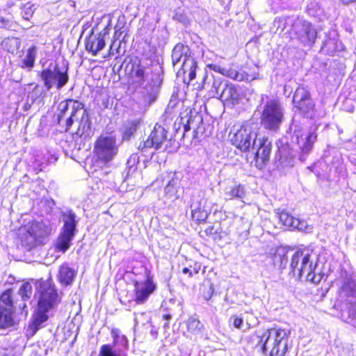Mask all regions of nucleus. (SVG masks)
Returning <instances> with one entry per match:
<instances>
[{
	"label": "nucleus",
	"mask_w": 356,
	"mask_h": 356,
	"mask_svg": "<svg viewBox=\"0 0 356 356\" xmlns=\"http://www.w3.org/2000/svg\"><path fill=\"white\" fill-rule=\"evenodd\" d=\"M341 318L356 329V302L341 306Z\"/></svg>",
	"instance_id": "nucleus-28"
},
{
	"label": "nucleus",
	"mask_w": 356,
	"mask_h": 356,
	"mask_svg": "<svg viewBox=\"0 0 356 356\" xmlns=\"http://www.w3.org/2000/svg\"><path fill=\"white\" fill-rule=\"evenodd\" d=\"M18 307H19V308L22 309V312H25V313L27 312V311L26 310V305L24 302H23L22 303H19L18 305ZM15 307H17V305H15Z\"/></svg>",
	"instance_id": "nucleus-55"
},
{
	"label": "nucleus",
	"mask_w": 356,
	"mask_h": 356,
	"mask_svg": "<svg viewBox=\"0 0 356 356\" xmlns=\"http://www.w3.org/2000/svg\"><path fill=\"white\" fill-rule=\"evenodd\" d=\"M138 160H139V156L137 154H132L129 159L128 160L127 163L129 164H131V163H135L136 162H138Z\"/></svg>",
	"instance_id": "nucleus-53"
},
{
	"label": "nucleus",
	"mask_w": 356,
	"mask_h": 356,
	"mask_svg": "<svg viewBox=\"0 0 356 356\" xmlns=\"http://www.w3.org/2000/svg\"><path fill=\"white\" fill-rule=\"evenodd\" d=\"M75 234L65 232H61L57 242V248L65 252L69 249L72 240Z\"/></svg>",
	"instance_id": "nucleus-35"
},
{
	"label": "nucleus",
	"mask_w": 356,
	"mask_h": 356,
	"mask_svg": "<svg viewBox=\"0 0 356 356\" xmlns=\"http://www.w3.org/2000/svg\"><path fill=\"white\" fill-rule=\"evenodd\" d=\"M230 322H232L234 326L236 328H240L243 323L242 318H239L236 316H233L230 318Z\"/></svg>",
	"instance_id": "nucleus-50"
},
{
	"label": "nucleus",
	"mask_w": 356,
	"mask_h": 356,
	"mask_svg": "<svg viewBox=\"0 0 356 356\" xmlns=\"http://www.w3.org/2000/svg\"><path fill=\"white\" fill-rule=\"evenodd\" d=\"M37 54V47L35 46L31 47L28 51L25 58L22 60V67L31 68L33 67Z\"/></svg>",
	"instance_id": "nucleus-39"
},
{
	"label": "nucleus",
	"mask_w": 356,
	"mask_h": 356,
	"mask_svg": "<svg viewBox=\"0 0 356 356\" xmlns=\"http://www.w3.org/2000/svg\"><path fill=\"white\" fill-rule=\"evenodd\" d=\"M317 128L316 125L311 127L308 134L303 138V129L301 123L296 119V116L293 118L290 131L293 133V140H295L299 145L300 149V160L302 161L306 159V156L311 152L313 145L317 140V134L316 133Z\"/></svg>",
	"instance_id": "nucleus-5"
},
{
	"label": "nucleus",
	"mask_w": 356,
	"mask_h": 356,
	"mask_svg": "<svg viewBox=\"0 0 356 356\" xmlns=\"http://www.w3.org/2000/svg\"><path fill=\"white\" fill-rule=\"evenodd\" d=\"M245 129H241L234 133L230 138V140L234 146L236 147L241 152L245 150V139H244Z\"/></svg>",
	"instance_id": "nucleus-38"
},
{
	"label": "nucleus",
	"mask_w": 356,
	"mask_h": 356,
	"mask_svg": "<svg viewBox=\"0 0 356 356\" xmlns=\"http://www.w3.org/2000/svg\"><path fill=\"white\" fill-rule=\"evenodd\" d=\"M256 133H250L246 137V152L250 154V147L251 145V140H252V149H256L255 153L252 152L254 155L253 160L251 161V165H254L258 169H262L268 162L272 148V143L267 138H257Z\"/></svg>",
	"instance_id": "nucleus-4"
},
{
	"label": "nucleus",
	"mask_w": 356,
	"mask_h": 356,
	"mask_svg": "<svg viewBox=\"0 0 356 356\" xmlns=\"http://www.w3.org/2000/svg\"><path fill=\"white\" fill-rule=\"evenodd\" d=\"M266 330H257L253 334L249 336L247 341L248 346L252 349H257L258 352L261 353V346L266 335Z\"/></svg>",
	"instance_id": "nucleus-31"
},
{
	"label": "nucleus",
	"mask_w": 356,
	"mask_h": 356,
	"mask_svg": "<svg viewBox=\"0 0 356 356\" xmlns=\"http://www.w3.org/2000/svg\"><path fill=\"white\" fill-rule=\"evenodd\" d=\"M145 274L147 278L144 282L136 281L134 283L135 300L138 304L144 303L156 289V285L147 269Z\"/></svg>",
	"instance_id": "nucleus-13"
},
{
	"label": "nucleus",
	"mask_w": 356,
	"mask_h": 356,
	"mask_svg": "<svg viewBox=\"0 0 356 356\" xmlns=\"http://www.w3.org/2000/svg\"><path fill=\"white\" fill-rule=\"evenodd\" d=\"M207 200L203 198L200 193L197 195H193L191 198V215L194 220L205 222L208 218L209 213L205 209Z\"/></svg>",
	"instance_id": "nucleus-15"
},
{
	"label": "nucleus",
	"mask_w": 356,
	"mask_h": 356,
	"mask_svg": "<svg viewBox=\"0 0 356 356\" xmlns=\"http://www.w3.org/2000/svg\"><path fill=\"white\" fill-rule=\"evenodd\" d=\"M79 113H84V105L81 102L73 99L63 101L58 106V123L65 127L67 131L72 125L74 118L79 119Z\"/></svg>",
	"instance_id": "nucleus-6"
},
{
	"label": "nucleus",
	"mask_w": 356,
	"mask_h": 356,
	"mask_svg": "<svg viewBox=\"0 0 356 356\" xmlns=\"http://www.w3.org/2000/svg\"><path fill=\"white\" fill-rule=\"evenodd\" d=\"M33 5H31L29 3H26L24 7V14L23 17L26 19H29L31 17L33 13L34 8H33Z\"/></svg>",
	"instance_id": "nucleus-48"
},
{
	"label": "nucleus",
	"mask_w": 356,
	"mask_h": 356,
	"mask_svg": "<svg viewBox=\"0 0 356 356\" xmlns=\"http://www.w3.org/2000/svg\"><path fill=\"white\" fill-rule=\"evenodd\" d=\"M258 323L257 318H254L252 314L249 316H246V324H248L250 327L254 326Z\"/></svg>",
	"instance_id": "nucleus-51"
},
{
	"label": "nucleus",
	"mask_w": 356,
	"mask_h": 356,
	"mask_svg": "<svg viewBox=\"0 0 356 356\" xmlns=\"http://www.w3.org/2000/svg\"><path fill=\"white\" fill-rule=\"evenodd\" d=\"M189 130H190V126H189V124H185V125H184V131H189Z\"/></svg>",
	"instance_id": "nucleus-60"
},
{
	"label": "nucleus",
	"mask_w": 356,
	"mask_h": 356,
	"mask_svg": "<svg viewBox=\"0 0 356 356\" xmlns=\"http://www.w3.org/2000/svg\"><path fill=\"white\" fill-rule=\"evenodd\" d=\"M49 311L47 309H40L38 307L36 312L33 316L32 322L29 327V330L32 331L31 335H33L40 328L42 324L47 321L49 318L47 312Z\"/></svg>",
	"instance_id": "nucleus-27"
},
{
	"label": "nucleus",
	"mask_w": 356,
	"mask_h": 356,
	"mask_svg": "<svg viewBox=\"0 0 356 356\" xmlns=\"http://www.w3.org/2000/svg\"><path fill=\"white\" fill-rule=\"evenodd\" d=\"M245 194L243 186L238 185L237 187L233 188L229 191V196L231 197H237L242 199Z\"/></svg>",
	"instance_id": "nucleus-47"
},
{
	"label": "nucleus",
	"mask_w": 356,
	"mask_h": 356,
	"mask_svg": "<svg viewBox=\"0 0 356 356\" xmlns=\"http://www.w3.org/2000/svg\"><path fill=\"white\" fill-rule=\"evenodd\" d=\"M197 62L191 56L190 57H185L184 61L181 63L180 67L177 69V74L178 76H183L184 81L186 82L185 74L188 73V83L193 80L196 76Z\"/></svg>",
	"instance_id": "nucleus-19"
},
{
	"label": "nucleus",
	"mask_w": 356,
	"mask_h": 356,
	"mask_svg": "<svg viewBox=\"0 0 356 356\" xmlns=\"http://www.w3.org/2000/svg\"><path fill=\"white\" fill-rule=\"evenodd\" d=\"M197 118L198 120L200 121V122H202L203 120H202V116L200 115H198L197 116Z\"/></svg>",
	"instance_id": "nucleus-61"
},
{
	"label": "nucleus",
	"mask_w": 356,
	"mask_h": 356,
	"mask_svg": "<svg viewBox=\"0 0 356 356\" xmlns=\"http://www.w3.org/2000/svg\"><path fill=\"white\" fill-rule=\"evenodd\" d=\"M200 268V264L195 263L193 266H190L189 267H184L182 269V273L185 275L188 274V277H191L192 276H193V275L197 274Z\"/></svg>",
	"instance_id": "nucleus-45"
},
{
	"label": "nucleus",
	"mask_w": 356,
	"mask_h": 356,
	"mask_svg": "<svg viewBox=\"0 0 356 356\" xmlns=\"http://www.w3.org/2000/svg\"><path fill=\"white\" fill-rule=\"evenodd\" d=\"M339 1L343 5H349L350 3H356V0H339Z\"/></svg>",
	"instance_id": "nucleus-56"
},
{
	"label": "nucleus",
	"mask_w": 356,
	"mask_h": 356,
	"mask_svg": "<svg viewBox=\"0 0 356 356\" xmlns=\"http://www.w3.org/2000/svg\"><path fill=\"white\" fill-rule=\"evenodd\" d=\"M312 4L313 3L312 2L309 5H308V10H312Z\"/></svg>",
	"instance_id": "nucleus-62"
},
{
	"label": "nucleus",
	"mask_w": 356,
	"mask_h": 356,
	"mask_svg": "<svg viewBox=\"0 0 356 356\" xmlns=\"http://www.w3.org/2000/svg\"><path fill=\"white\" fill-rule=\"evenodd\" d=\"M274 262L276 264H279L280 268H286V264H287V258L285 255V254H282L279 252H277L274 255Z\"/></svg>",
	"instance_id": "nucleus-46"
},
{
	"label": "nucleus",
	"mask_w": 356,
	"mask_h": 356,
	"mask_svg": "<svg viewBox=\"0 0 356 356\" xmlns=\"http://www.w3.org/2000/svg\"><path fill=\"white\" fill-rule=\"evenodd\" d=\"M18 293L23 302L29 300L32 294V286L31 284L26 282L22 284Z\"/></svg>",
	"instance_id": "nucleus-43"
},
{
	"label": "nucleus",
	"mask_w": 356,
	"mask_h": 356,
	"mask_svg": "<svg viewBox=\"0 0 356 356\" xmlns=\"http://www.w3.org/2000/svg\"><path fill=\"white\" fill-rule=\"evenodd\" d=\"M29 99H28V98H27L26 102H25V103H24V106H23V109H24V111H29V110L31 108V105H32V104H33V103H31V102H29Z\"/></svg>",
	"instance_id": "nucleus-54"
},
{
	"label": "nucleus",
	"mask_w": 356,
	"mask_h": 356,
	"mask_svg": "<svg viewBox=\"0 0 356 356\" xmlns=\"http://www.w3.org/2000/svg\"><path fill=\"white\" fill-rule=\"evenodd\" d=\"M104 31H106V29ZM106 33L107 32L104 31V33L91 34L86 40L85 44L86 50L91 52L93 56H96L105 46L104 37Z\"/></svg>",
	"instance_id": "nucleus-18"
},
{
	"label": "nucleus",
	"mask_w": 356,
	"mask_h": 356,
	"mask_svg": "<svg viewBox=\"0 0 356 356\" xmlns=\"http://www.w3.org/2000/svg\"><path fill=\"white\" fill-rule=\"evenodd\" d=\"M283 115L280 105L275 102H270L264 107L261 122L266 129L276 130L282 121Z\"/></svg>",
	"instance_id": "nucleus-11"
},
{
	"label": "nucleus",
	"mask_w": 356,
	"mask_h": 356,
	"mask_svg": "<svg viewBox=\"0 0 356 356\" xmlns=\"http://www.w3.org/2000/svg\"><path fill=\"white\" fill-rule=\"evenodd\" d=\"M37 291L39 294L38 307L40 309L51 310L60 302L57 291L50 280L38 282Z\"/></svg>",
	"instance_id": "nucleus-7"
},
{
	"label": "nucleus",
	"mask_w": 356,
	"mask_h": 356,
	"mask_svg": "<svg viewBox=\"0 0 356 356\" xmlns=\"http://www.w3.org/2000/svg\"><path fill=\"white\" fill-rule=\"evenodd\" d=\"M111 335L113 338V344L102 345L100 347L98 356H128L122 350H115L113 349L114 346L117 343L118 339L120 337V330L117 328L112 329Z\"/></svg>",
	"instance_id": "nucleus-22"
},
{
	"label": "nucleus",
	"mask_w": 356,
	"mask_h": 356,
	"mask_svg": "<svg viewBox=\"0 0 356 356\" xmlns=\"http://www.w3.org/2000/svg\"><path fill=\"white\" fill-rule=\"evenodd\" d=\"M167 138V131L161 125L156 124L147 139L140 143L138 149L143 152L154 147L159 149Z\"/></svg>",
	"instance_id": "nucleus-12"
},
{
	"label": "nucleus",
	"mask_w": 356,
	"mask_h": 356,
	"mask_svg": "<svg viewBox=\"0 0 356 356\" xmlns=\"http://www.w3.org/2000/svg\"><path fill=\"white\" fill-rule=\"evenodd\" d=\"M132 84L141 90V92L147 97L149 103L154 102L159 92L162 80L152 69L140 63H133L130 71Z\"/></svg>",
	"instance_id": "nucleus-1"
},
{
	"label": "nucleus",
	"mask_w": 356,
	"mask_h": 356,
	"mask_svg": "<svg viewBox=\"0 0 356 356\" xmlns=\"http://www.w3.org/2000/svg\"><path fill=\"white\" fill-rule=\"evenodd\" d=\"M227 84L220 76L215 77L213 76L209 77L206 76L203 81V88H209L211 86L210 91L213 97H220L222 90L224 86Z\"/></svg>",
	"instance_id": "nucleus-23"
},
{
	"label": "nucleus",
	"mask_w": 356,
	"mask_h": 356,
	"mask_svg": "<svg viewBox=\"0 0 356 356\" xmlns=\"http://www.w3.org/2000/svg\"><path fill=\"white\" fill-rule=\"evenodd\" d=\"M80 121L79 125L76 132V136H79L83 140L90 138L94 134L91 128V121L90 120L88 111L84 109L83 113H79Z\"/></svg>",
	"instance_id": "nucleus-17"
},
{
	"label": "nucleus",
	"mask_w": 356,
	"mask_h": 356,
	"mask_svg": "<svg viewBox=\"0 0 356 356\" xmlns=\"http://www.w3.org/2000/svg\"><path fill=\"white\" fill-rule=\"evenodd\" d=\"M191 52L189 48L183 44H177L172 51V63L175 70L179 63H182L185 57H190Z\"/></svg>",
	"instance_id": "nucleus-26"
},
{
	"label": "nucleus",
	"mask_w": 356,
	"mask_h": 356,
	"mask_svg": "<svg viewBox=\"0 0 356 356\" xmlns=\"http://www.w3.org/2000/svg\"><path fill=\"white\" fill-rule=\"evenodd\" d=\"M4 356H15V354L13 353V350H9L7 353L5 354Z\"/></svg>",
	"instance_id": "nucleus-58"
},
{
	"label": "nucleus",
	"mask_w": 356,
	"mask_h": 356,
	"mask_svg": "<svg viewBox=\"0 0 356 356\" xmlns=\"http://www.w3.org/2000/svg\"><path fill=\"white\" fill-rule=\"evenodd\" d=\"M50 233V229L42 221H32L20 230L19 237L22 245L28 250L44 243Z\"/></svg>",
	"instance_id": "nucleus-3"
},
{
	"label": "nucleus",
	"mask_w": 356,
	"mask_h": 356,
	"mask_svg": "<svg viewBox=\"0 0 356 356\" xmlns=\"http://www.w3.org/2000/svg\"><path fill=\"white\" fill-rule=\"evenodd\" d=\"M13 309L10 307L3 308L0 305V327L3 328L13 325Z\"/></svg>",
	"instance_id": "nucleus-34"
},
{
	"label": "nucleus",
	"mask_w": 356,
	"mask_h": 356,
	"mask_svg": "<svg viewBox=\"0 0 356 356\" xmlns=\"http://www.w3.org/2000/svg\"><path fill=\"white\" fill-rule=\"evenodd\" d=\"M240 94L237 88L232 84H225L221 92L220 99L222 101L232 100L233 104L237 103Z\"/></svg>",
	"instance_id": "nucleus-32"
},
{
	"label": "nucleus",
	"mask_w": 356,
	"mask_h": 356,
	"mask_svg": "<svg viewBox=\"0 0 356 356\" xmlns=\"http://www.w3.org/2000/svg\"><path fill=\"white\" fill-rule=\"evenodd\" d=\"M112 50H113V49H112V46H111V47H110V54H113V52H112Z\"/></svg>",
	"instance_id": "nucleus-63"
},
{
	"label": "nucleus",
	"mask_w": 356,
	"mask_h": 356,
	"mask_svg": "<svg viewBox=\"0 0 356 356\" xmlns=\"http://www.w3.org/2000/svg\"><path fill=\"white\" fill-rule=\"evenodd\" d=\"M45 94V90L40 88L38 85H36L33 91L28 95V99H30L31 103L35 102L38 99L42 97Z\"/></svg>",
	"instance_id": "nucleus-44"
},
{
	"label": "nucleus",
	"mask_w": 356,
	"mask_h": 356,
	"mask_svg": "<svg viewBox=\"0 0 356 356\" xmlns=\"http://www.w3.org/2000/svg\"><path fill=\"white\" fill-rule=\"evenodd\" d=\"M76 275L74 270L67 265H63L59 270L58 279L60 283L63 285H70Z\"/></svg>",
	"instance_id": "nucleus-33"
},
{
	"label": "nucleus",
	"mask_w": 356,
	"mask_h": 356,
	"mask_svg": "<svg viewBox=\"0 0 356 356\" xmlns=\"http://www.w3.org/2000/svg\"><path fill=\"white\" fill-rule=\"evenodd\" d=\"M232 79L242 81L243 79V75L242 74H239L236 71H232L230 72V74H229Z\"/></svg>",
	"instance_id": "nucleus-52"
},
{
	"label": "nucleus",
	"mask_w": 356,
	"mask_h": 356,
	"mask_svg": "<svg viewBox=\"0 0 356 356\" xmlns=\"http://www.w3.org/2000/svg\"><path fill=\"white\" fill-rule=\"evenodd\" d=\"M40 78L44 82L46 90H49L54 85L58 90L61 89L68 81L67 70L62 72L56 65L52 69L48 67L43 70L40 74Z\"/></svg>",
	"instance_id": "nucleus-10"
},
{
	"label": "nucleus",
	"mask_w": 356,
	"mask_h": 356,
	"mask_svg": "<svg viewBox=\"0 0 356 356\" xmlns=\"http://www.w3.org/2000/svg\"><path fill=\"white\" fill-rule=\"evenodd\" d=\"M279 331L280 329L276 328L266 330L264 342L261 348V353L266 355L268 353L270 356L275 354V343L276 340H277Z\"/></svg>",
	"instance_id": "nucleus-21"
},
{
	"label": "nucleus",
	"mask_w": 356,
	"mask_h": 356,
	"mask_svg": "<svg viewBox=\"0 0 356 356\" xmlns=\"http://www.w3.org/2000/svg\"><path fill=\"white\" fill-rule=\"evenodd\" d=\"M291 34L302 45L311 46L315 42L317 31L312 23L298 19L293 24Z\"/></svg>",
	"instance_id": "nucleus-9"
},
{
	"label": "nucleus",
	"mask_w": 356,
	"mask_h": 356,
	"mask_svg": "<svg viewBox=\"0 0 356 356\" xmlns=\"http://www.w3.org/2000/svg\"><path fill=\"white\" fill-rule=\"evenodd\" d=\"M171 318H172V316H171V315H170V314H165V315H163V318H164L165 320H166V321H168V320L171 319Z\"/></svg>",
	"instance_id": "nucleus-59"
},
{
	"label": "nucleus",
	"mask_w": 356,
	"mask_h": 356,
	"mask_svg": "<svg viewBox=\"0 0 356 356\" xmlns=\"http://www.w3.org/2000/svg\"><path fill=\"white\" fill-rule=\"evenodd\" d=\"M290 273L296 277H305L307 281L318 283L320 275H316V263H314L312 254L309 250H298L293 253L290 261Z\"/></svg>",
	"instance_id": "nucleus-2"
},
{
	"label": "nucleus",
	"mask_w": 356,
	"mask_h": 356,
	"mask_svg": "<svg viewBox=\"0 0 356 356\" xmlns=\"http://www.w3.org/2000/svg\"><path fill=\"white\" fill-rule=\"evenodd\" d=\"M290 335V331L280 329L277 335V340L275 343V354L272 356H284L288 350V340Z\"/></svg>",
	"instance_id": "nucleus-24"
},
{
	"label": "nucleus",
	"mask_w": 356,
	"mask_h": 356,
	"mask_svg": "<svg viewBox=\"0 0 356 356\" xmlns=\"http://www.w3.org/2000/svg\"><path fill=\"white\" fill-rule=\"evenodd\" d=\"M213 70L216 72H220L221 74H224L223 71H224V69H222L220 66L218 65H213Z\"/></svg>",
	"instance_id": "nucleus-57"
},
{
	"label": "nucleus",
	"mask_w": 356,
	"mask_h": 356,
	"mask_svg": "<svg viewBox=\"0 0 356 356\" xmlns=\"http://www.w3.org/2000/svg\"><path fill=\"white\" fill-rule=\"evenodd\" d=\"M140 122L138 120L133 121L126 128L123 135V139L129 140L134 135L139 127Z\"/></svg>",
	"instance_id": "nucleus-42"
},
{
	"label": "nucleus",
	"mask_w": 356,
	"mask_h": 356,
	"mask_svg": "<svg viewBox=\"0 0 356 356\" xmlns=\"http://www.w3.org/2000/svg\"><path fill=\"white\" fill-rule=\"evenodd\" d=\"M180 185V181L177 179H172L168 182L164 189L165 197L168 200L174 202L180 197L182 191Z\"/></svg>",
	"instance_id": "nucleus-29"
},
{
	"label": "nucleus",
	"mask_w": 356,
	"mask_h": 356,
	"mask_svg": "<svg viewBox=\"0 0 356 356\" xmlns=\"http://www.w3.org/2000/svg\"><path fill=\"white\" fill-rule=\"evenodd\" d=\"M277 216L280 221L289 228L296 229L299 231H305L307 228V223L305 220L296 218L286 211L278 213Z\"/></svg>",
	"instance_id": "nucleus-16"
},
{
	"label": "nucleus",
	"mask_w": 356,
	"mask_h": 356,
	"mask_svg": "<svg viewBox=\"0 0 356 356\" xmlns=\"http://www.w3.org/2000/svg\"><path fill=\"white\" fill-rule=\"evenodd\" d=\"M278 155H276V157H279V165L285 168V167H291L294 163V154L293 152L289 149V146L283 145L278 149Z\"/></svg>",
	"instance_id": "nucleus-25"
},
{
	"label": "nucleus",
	"mask_w": 356,
	"mask_h": 356,
	"mask_svg": "<svg viewBox=\"0 0 356 356\" xmlns=\"http://www.w3.org/2000/svg\"><path fill=\"white\" fill-rule=\"evenodd\" d=\"M60 220L63 222V232L75 234L78 220L76 216L72 209H66L60 213Z\"/></svg>",
	"instance_id": "nucleus-20"
},
{
	"label": "nucleus",
	"mask_w": 356,
	"mask_h": 356,
	"mask_svg": "<svg viewBox=\"0 0 356 356\" xmlns=\"http://www.w3.org/2000/svg\"><path fill=\"white\" fill-rule=\"evenodd\" d=\"M295 108L303 118L312 119L315 115V103L314 100H307V102L296 104Z\"/></svg>",
	"instance_id": "nucleus-30"
},
{
	"label": "nucleus",
	"mask_w": 356,
	"mask_h": 356,
	"mask_svg": "<svg viewBox=\"0 0 356 356\" xmlns=\"http://www.w3.org/2000/svg\"><path fill=\"white\" fill-rule=\"evenodd\" d=\"M249 79L248 75L246 74V78H245V80L248 81Z\"/></svg>",
	"instance_id": "nucleus-64"
},
{
	"label": "nucleus",
	"mask_w": 356,
	"mask_h": 356,
	"mask_svg": "<svg viewBox=\"0 0 356 356\" xmlns=\"http://www.w3.org/2000/svg\"><path fill=\"white\" fill-rule=\"evenodd\" d=\"M2 45L3 49L7 51L11 54H15L19 49L21 47V41L18 38H8L3 41Z\"/></svg>",
	"instance_id": "nucleus-36"
},
{
	"label": "nucleus",
	"mask_w": 356,
	"mask_h": 356,
	"mask_svg": "<svg viewBox=\"0 0 356 356\" xmlns=\"http://www.w3.org/2000/svg\"><path fill=\"white\" fill-rule=\"evenodd\" d=\"M307 100H313L311 98L309 92L304 87H298L295 91L293 97L294 105L307 102Z\"/></svg>",
	"instance_id": "nucleus-37"
},
{
	"label": "nucleus",
	"mask_w": 356,
	"mask_h": 356,
	"mask_svg": "<svg viewBox=\"0 0 356 356\" xmlns=\"http://www.w3.org/2000/svg\"><path fill=\"white\" fill-rule=\"evenodd\" d=\"M338 300L341 306L356 302V280L348 278L344 281L339 291Z\"/></svg>",
	"instance_id": "nucleus-14"
},
{
	"label": "nucleus",
	"mask_w": 356,
	"mask_h": 356,
	"mask_svg": "<svg viewBox=\"0 0 356 356\" xmlns=\"http://www.w3.org/2000/svg\"><path fill=\"white\" fill-rule=\"evenodd\" d=\"M94 152L99 162L103 164L109 163L118 152L115 138L112 136H100L95 142Z\"/></svg>",
	"instance_id": "nucleus-8"
},
{
	"label": "nucleus",
	"mask_w": 356,
	"mask_h": 356,
	"mask_svg": "<svg viewBox=\"0 0 356 356\" xmlns=\"http://www.w3.org/2000/svg\"><path fill=\"white\" fill-rule=\"evenodd\" d=\"M12 292L11 289L5 291L1 296L0 305L1 307H10V309L13 308V302L12 300Z\"/></svg>",
	"instance_id": "nucleus-41"
},
{
	"label": "nucleus",
	"mask_w": 356,
	"mask_h": 356,
	"mask_svg": "<svg viewBox=\"0 0 356 356\" xmlns=\"http://www.w3.org/2000/svg\"><path fill=\"white\" fill-rule=\"evenodd\" d=\"M188 331L197 334L202 330L204 325L202 322L195 316H191L186 321Z\"/></svg>",
	"instance_id": "nucleus-40"
},
{
	"label": "nucleus",
	"mask_w": 356,
	"mask_h": 356,
	"mask_svg": "<svg viewBox=\"0 0 356 356\" xmlns=\"http://www.w3.org/2000/svg\"><path fill=\"white\" fill-rule=\"evenodd\" d=\"M115 29V34H114V38L115 40H120L121 35L124 32V30H122V29H124L123 24H122L120 22V21H118Z\"/></svg>",
	"instance_id": "nucleus-49"
}]
</instances>
